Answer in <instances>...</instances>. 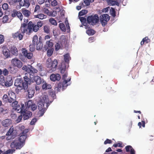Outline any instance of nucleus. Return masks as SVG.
<instances>
[{
    "instance_id": "obj_3",
    "label": "nucleus",
    "mask_w": 154,
    "mask_h": 154,
    "mask_svg": "<svg viewBox=\"0 0 154 154\" xmlns=\"http://www.w3.org/2000/svg\"><path fill=\"white\" fill-rule=\"evenodd\" d=\"M28 21V19H24V23H22L20 29H19L22 33L24 34L26 33L27 35H29L31 33V23H27Z\"/></svg>"
},
{
    "instance_id": "obj_22",
    "label": "nucleus",
    "mask_w": 154,
    "mask_h": 154,
    "mask_svg": "<svg viewBox=\"0 0 154 154\" xmlns=\"http://www.w3.org/2000/svg\"><path fill=\"white\" fill-rule=\"evenodd\" d=\"M25 92H27L28 96L29 98H31L34 95L35 91L32 88H30L29 86L26 89H24Z\"/></svg>"
},
{
    "instance_id": "obj_59",
    "label": "nucleus",
    "mask_w": 154,
    "mask_h": 154,
    "mask_svg": "<svg viewBox=\"0 0 154 154\" xmlns=\"http://www.w3.org/2000/svg\"><path fill=\"white\" fill-rule=\"evenodd\" d=\"M2 8L4 10H7L8 8V5L7 3H5L2 5Z\"/></svg>"
},
{
    "instance_id": "obj_34",
    "label": "nucleus",
    "mask_w": 154,
    "mask_h": 154,
    "mask_svg": "<svg viewBox=\"0 0 154 154\" xmlns=\"http://www.w3.org/2000/svg\"><path fill=\"white\" fill-rule=\"evenodd\" d=\"M35 17L38 18L40 19H43L46 18L47 17V16L42 14H40L35 15Z\"/></svg>"
},
{
    "instance_id": "obj_41",
    "label": "nucleus",
    "mask_w": 154,
    "mask_h": 154,
    "mask_svg": "<svg viewBox=\"0 0 154 154\" xmlns=\"http://www.w3.org/2000/svg\"><path fill=\"white\" fill-rule=\"evenodd\" d=\"M59 26L61 30L63 32L66 31V27L65 25L63 23H60L59 24Z\"/></svg>"
},
{
    "instance_id": "obj_58",
    "label": "nucleus",
    "mask_w": 154,
    "mask_h": 154,
    "mask_svg": "<svg viewBox=\"0 0 154 154\" xmlns=\"http://www.w3.org/2000/svg\"><path fill=\"white\" fill-rule=\"evenodd\" d=\"M18 102L17 101H13L12 103V106L13 107L14 109V108L16 107V106L18 105Z\"/></svg>"
},
{
    "instance_id": "obj_52",
    "label": "nucleus",
    "mask_w": 154,
    "mask_h": 154,
    "mask_svg": "<svg viewBox=\"0 0 154 154\" xmlns=\"http://www.w3.org/2000/svg\"><path fill=\"white\" fill-rule=\"evenodd\" d=\"M138 126L140 128L141 126L144 127L145 126V122L144 121H142L141 122H139L138 124Z\"/></svg>"
},
{
    "instance_id": "obj_4",
    "label": "nucleus",
    "mask_w": 154,
    "mask_h": 154,
    "mask_svg": "<svg viewBox=\"0 0 154 154\" xmlns=\"http://www.w3.org/2000/svg\"><path fill=\"white\" fill-rule=\"evenodd\" d=\"M57 64V61L56 59H54L53 61L51 58H48L46 62V65L47 68H49V69H52V70H55L56 69Z\"/></svg>"
},
{
    "instance_id": "obj_21",
    "label": "nucleus",
    "mask_w": 154,
    "mask_h": 154,
    "mask_svg": "<svg viewBox=\"0 0 154 154\" xmlns=\"http://www.w3.org/2000/svg\"><path fill=\"white\" fill-rule=\"evenodd\" d=\"M33 78L34 79L32 80V82H35L37 85H40L42 82L43 83L44 82V80L43 79H42L41 77L38 76H35Z\"/></svg>"
},
{
    "instance_id": "obj_5",
    "label": "nucleus",
    "mask_w": 154,
    "mask_h": 154,
    "mask_svg": "<svg viewBox=\"0 0 154 154\" xmlns=\"http://www.w3.org/2000/svg\"><path fill=\"white\" fill-rule=\"evenodd\" d=\"M29 67L27 66L26 65L23 66L22 67V69L27 72L28 74H29L30 76H31L33 78L35 74L38 72V70L33 67L30 65H28Z\"/></svg>"
},
{
    "instance_id": "obj_32",
    "label": "nucleus",
    "mask_w": 154,
    "mask_h": 154,
    "mask_svg": "<svg viewBox=\"0 0 154 154\" xmlns=\"http://www.w3.org/2000/svg\"><path fill=\"white\" fill-rule=\"evenodd\" d=\"M150 40L148 37H146L143 38L140 42V45H143L144 43L147 44L150 42Z\"/></svg>"
},
{
    "instance_id": "obj_62",
    "label": "nucleus",
    "mask_w": 154,
    "mask_h": 154,
    "mask_svg": "<svg viewBox=\"0 0 154 154\" xmlns=\"http://www.w3.org/2000/svg\"><path fill=\"white\" fill-rule=\"evenodd\" d=\"M23 116V115H22L21 114L18 117L17 119L16 120L17 122H19L21 121L22 119Z\"/></svg>"
},
{
    "instance_id": "obj_29",
    "label": "nucleus",
    "mask_w": 154,
    "mask_h": 154,
    "mask_svg": "<svg viewBox=\"0 0 154 154\" xmlns=\"http://www.w3.org/2000/svg\"><path fill=\"white\" fill-rule=\"evenodd\" d=\"M21 10L22 13L24 16L27 17H29L31 14V12L29 11L25 8L22 9Z\"/></svg>"
},
{
    "instance_id": "obj_2",
    "label": "nucleus",
    "mask_w": 154,
    "mask_h": 154,
    "mask_svg": "<svg viewBox=\"0 0 154 154\" xmlns=\"http://www.w3.org/2000/svg\"><path fill=\"white\" fill-rule=\"evenodd\" d=\"M19 140H15L12 142L10 146L12 149H9L4 153V154H12L15 150V149H20L24 145Z\"/></svg>"
},
{
    "instance_id": "obj_9",
    "label": "nucleus",
    "mask_w": 154,
    "mask_h": 154,
    "mask_svg": "<svg viewBox=\"0 0 154 154\" xmlns=\"http://www.w3.org/2000/svg\"><path fill=\"white\" fill-rule=\"evenodd\" d=\"M6 135L7 136L6 137L7 140H9L14 138L17 135V133L16 131L14 130L13 127L12 126L7 132Z\"/></svg>"
},
{
    "instance_id": "obj_15",
    "label": "nucleus",
    "mask_w": 154,
    "mask_h": 154,
    "mask_svg": "<svg viewBox=\"0 0 154 154\" xmlns=\"http://www.w3.org/2000/svg\"><path fill=\"white\" fill-rule=\"evenodd\" d=\"M21 114L23 115V119L26 120L28 119L29 118L31 117L32 115V113L29 111H27L25 110V109L22 112H21Z\"/></svg>"
},
{
    "instance_id": "obj_40",
    "label": "nucleus",
    "mask_w": 154,
    "mask_h": 154,
    "mask_svg": "<svg viewBox=\"0 0 154 154\" xmlns=\"http://www.w3.org/2000/svg\"><path fill=\"white\" fill-rule=\"evenodd\" d=\"M107 2L112 5H116L118 6L119 5V3L117 2L116 1H114V0H108Z\"/></svg>"
},
{
    "instance_id": "obj_55",
    "label": "nucleus",
    "mask_w": 154,
    "mask_h": 154,
    "mask_svg": "<svg viewBox=\"0 0 154 154\" xmlns=\"http://www.w3.org/2000/svg\"><path fill=\"white\" fill-rule=\"evenodd\" d=\"M4 42V37L3 35H0V45L3 43Z\"/></svg>"
},
{
    "instance_id": "obj_8",
    "label": "nucleus",
    "mask_w": 154,
    "mask_h": 154,
    "mask_svg": "<svg viewBox=\"0 0 154 154\" xmlns=\"http://www.w3.org/2000/svg\"><path fill=\"white\" fill-rule=\"evenodd\" d=\"M28 74H26L25 76L23 78V89H26L29 86V85H30L31 81L32 82V78H33L31 76L29 75V77L27 76Z\"/></svg>"
},
{
    "instance_id": "obj_25",
    "label": "nucleus",
    "mask_w": 154,
    "mask_h": 154,
    "mask_svg": "<svg viewBox=\"0 0 154 154\" xmlns=\"http://www.w3.org/2000/svg\"><path fill=\"white\" fill-rule=\"evenodd\" d=\"M10 52L14 55H18V51L17 48L14 46H11L9 48Z\"/></svg>"
},
{
    "instance_id": "obj_35",
    "label": "nucleus",
    "mask_w": 154,
    "mask_h": 154,
    "mask_svg": "<svg viewBox=\"0 0 154 154\" xmlns=\"http://www.w3.org/2000/svg\"><path fill=\"white\" fill-rule=\"evenodd\" d=\"M15 66H10L9 68V70L10 72L12 74H14L16 73L17 70L15 68Z\"/></svg>"
},
{
    "instance_id": "obj_47",
    "label": "nucleus",
    "mask_w": 154,
    "mask_h": 154,
    "mask_svg": "<svg viewBox=\"0 0 154 154\" xmlns=\"http://www.w3.org/2000/svg\"><path fill=\"white\" fill-rule=\"evenodd\" d=\"M44 31L45 33H49L50 31L49 27L48 26H45L44 27Z\"/></svg>"
},
{
    "instance_id": "obj_57",
    "label": "nucleus",
    "mask_w": 154,
    "mask_h": 154,
    "mask_svg": "<svg viewBox=\"0 0 154 154\" xmlns=\"http://www.w3.org/2000/svg\"><path fill=\"white\" fill-rule=\"evenodd\" d=\"M110 14L113 17L116 16V12L114 9L112 8V10L110 11Z\"/></svg>"
},
{
    "instance_id": "obj_48",
    "label": "nucleus",
    "mask_w": 154,
    "mask_h": 154,
    "mask_svg": "<svg viewBox=\"0 0 154 154\" xmlns=\"http://www.w3.org/2000/svg\"><path fill=\"white\" fill-rule=\"evenodd\" d=\"M17 16L21 20L23 18V16L22 14L19 11H17Z\"/></svg>"
},
{
    "instance_id": "obj_20",
    "label": "nucleus",
    "mask_w": 154,
    "mask_h": 154,
    "mask_svg": "<svg viewBox=\"0 0 154 154\" xmlns=\"http://www.w3.org/2000/svg\"><path fill=\"white\" fill-rule=\"evenodd\" d=\"M13 80L11 76L10 75L8 76L6 78L5 86L7 87L11 86L12 85Z\"/></svg>"
},
{
    "instance_id": "obj_63",
    "label": "nucleus",
    "mask_w": 154,
    "mask_h": 154,
    "mask_svg": "<svg viewBox=\"0 0 154 154\" xmlns=\"http://www.w3.org/2000/svg\"><path fill=\"white\" fill-rule=\"evenodd\" d=\"M60 48V45L59 43H57L55 46V50L56 51H57L59 50Z\"/></svg>"
},
{
    "instance_id": "obj_50",
    "label": "nucleus",
    "mask_w": 154,
    "mask_h": 154,
    "mask_svg": "<svg viewBox=\"0 0 154 154\" xmlns=\"http://www.w3.org/2000/svg\"><path fill=\"white\" fill-rule=\"evenodd\" d=\"M8 16L5 15L2 18V22L4 23H5L8 22Z\"/></svg>"
},
{
    "instance_id": "obj_6",
    "label": "nucleus",
    "mask_w": 154,
    "mask_h": 154,
    "mask_svg": "<svg viewBox=\"0 0 154 154\" xmlns=\"http://www.w3.org/2000/svg\"><path fill=\"white\" fill-rule=\"evenodd\" d=\"M87 22L91 25L94 26L99 21V17L97 14L88 16L87 18Z\"/></svg>"
},
{
    "instance_id": "obj_43",
    "label": "nucleus",
    "mask_w": 154,
    "mask_h": 154,
    "mask_svg": "<svg viewBox=\"0 0 154 154\" xmlns=\"http://www.w3.org/2000/svg\"><path fill=\"white\" fill-rule=\"evenodd\" d=\"M49 22L52 25L55 26L57 25V23L56 21L53 18H51L49 19Z\"/></svg>"
},
{
    "instance_id": "obj_49",
    "label": "nucleus",
    "mask_w": 154,
    "mask_h": 154,
    "mask_svg": "<svg viewBox=\"0 0 154 154\" xmlns=\"http://www.w3.org/2000/svg\"><path fill=\"white\" fill-rule=\"evenodd\" d=\"M46 45L49 48H51L53 47L54 44L53 42L51 41V40L47 41L46 42Z\"/></svg>"
},
{
    "instance_id": "obj_7",
    "label": "nucleus",
    "mask_w": 154,
    "mask_h": 154,
    "mask_svg": "<svg viewBox=\"0 0 154 154\" xmlns=\"http://www.w3.org/2000/svg\"><path fill=\"white\" fill-rule=\"evenodd\" d=\"M23 79L22 78H17L15 80L14 85L16 87L15 89L16 93L18 94L23 88Z\"/></svg>"
},
{
    "instance_id": "obj_53",
    "label": "nucleus",
    "mask_w": 154,
    "mask_h": 154,
    "mask_svg": "<svg viewBox=\"0 0 154 154\" xmlns=\"http://www.w3.org/2000/svg\"><path fill=\"white\" fill-rule=\"evenodd\" d=\"M2 73L5 76H6L8 74L9 71L8 69L5 68L2 71Z\"/></svg>"
},
{
    "instance_id": "obj_18",
    "label": "nucleus",
    "mask_w": 154,
    "mask_h": 154,
    "mask_svg": "<svg viewBox=\"0 0 154 154\" xmlns=\"http://www.w3.org/2000/svg\"><path fill=\"white\" fill-rule=\"evenodd\" d=\"M27 106L29 108H30L32 110L34 111L36 109L37 106L32 100H29L27 102Z\"/></svg>"
},
{
    "instance_id": "obj_42",
    "label": "nucleus",
    "mask_w": 154,
    "mask_h": 154,
    "mask_svg": "<svg viewBox=\"0 0 154 154\" xmlns=\"http://www.w3.org/2000/svg\"><path fill=\"white\" fill-rule=\"evenodd\" d=\"M53 51L54 50L53 48L48 49L47 51V56L49 57L51 56L53 53Z\"/></svg>"
},
{
    "instance_id": "obj_13",
    "label": "nucleus",
    "mask_w": 154,
    "mask_h": 154,
    "mask_svg": "<svg viewBox=\"0 0 154 154\" xmlns=\"http://www.w3.org/2000/svg\"><path fill=\"white\" fill-rule=\"evenodd\" d=\"M1 47L2 49V52L4 56L6 58L10 57L11 55L10 51L8 48L7 46L1 45Z\"/></svg>"
},
{
    "instance_id": "obj_61",
    "label": "nucleus",
    "mask_w": 154,
    "mask_h": 154,
    "mask_svg": "<svg viewBox=\"0 0 154 154\" xmlns=\"http://www.w3.org/2000/svg\"><path fill=\"white\" fill-rule=\"evenodd\" d=\"M112 143V141L111 140H109L108 139H107L104 142V144H111Z\"/></svg>"
},
{
    "instance_id": "obj_27",
    "label": "nucleus",
    "mask_w": 154,
    "mask_h": 154,
    "mask_svg": "<svg viewBox=\"0 0 154 154\" xmlns=\"http://www.w3.org/2000/svg\"><path fill=\"white\" fill-rule=\"evenodd\" d=\"M36 49L38 50H41L43 48V43L41 41L40 38H39V40L38 39V37L37 36V41L36 42Z\"/></svg>"
},
{
    "instance_id": "obj_46",
    "label": "nucleus",
    "mask_w": 154,
    "mask_h": 154,
    "mask_svg": "<svg viewBox=\"0 0 154 154\" xmlns=\"http://www.w3.org/2000/svg\"><path fill=\"white\" fill-rule=\"evenodd\" d=\"M88 13V11L86 10H83L79 12V16H82Z\"/></svg>"
},
{
    "instance_id": "obj_60",
    "label": "nucleus",
    "mask_w": 154,
    "mask_h": 154,
    "mask_svg": "<svg viewBox=\"0 0 154 154\" xmlns=\"http://www.w3.org/2000/svg\"><path fill=\"white\" fill-rule=\"evenodd\" d=\"M37 121V119L35 118H33L30 122V124L31 125H34Z\"/></svg>"
},
{
    "instance_id": "obj_44",
    "label": "nucleus",
    "mask_w": 154,
    "mask_h": 154,
    "mask_svg": "<svg viewBox=\"0 0 154 154\" xmlns=\"http://www.w3.org/2000/svg\"><path fill=\"white\" fill-rule=\"evenodd\" d=\"M63 85H64L63 82V83H60L58 84L57 87L56 88L57 92L60 91L61 88L62 87H63Z\"/></svg>"
},
{
    "instance_id": "obj_14",
    "label": "nucleus",
    "mask_w": 154,
    "mask_h": 154,
    "mask_svg": "<svg viewBox=\"0 0 154 154\" xmlns=\"http://www.w3.org/2000/svg\"><path fill=\"white\" fill-rule=\"evenodd\" d=\"M11 62L13 65L18 68H21L23 65L21 61L17 58L13 59L11 61Z\"/></svg>"
},
{
    "instance_id": "obj_12",
    "label": "nucleus",
    "mask_w": 154,
    "mask_h": 154,
    "mask_svg": "<svg viewBox=\"0 0 154 154\" xmlns=\"http://www.w3.org/2000/svg\"><path fill=\"white\" fill-rule=\"evenodd\" d=\"M29 23H31V33L32 31L37 32L39 29V28L41 27L43 25V23L40 21L37 23V24H34L31 21H30Z\"/></svg>"
},
{
    "instance_id": "obj_23",
    "label": "nucleus",
    "mask_w": 154,
    "mask_h": 154,
    "mask_svg": "<svg viewBox=\"0 0 154 154\" xmlns=\"http://www.w3.org/2000/svg\"><path fill=\"white\" fill-rule=\"evenodd\" d=\"M21 6H23L27 8L30 5L29 0H21L19 3Z\"/></svg>"
},
{
    "instance_id": "obj_19",
    "label": "nucleus",
    "mask_w": 154,
    "mask_h": 154,
    "mask_svg": "<svg viewBox=\"0 0 154 154\" xmlns=\"http://www.w3.org/2000/svg\"><path fill=\"white\" fill-rule=\"evenodd\" d=\"M24 34L22 33L19 30L17 32L13 33L12 36L14 38H18L19 40H21L23 38Z\"/></svg>"
},
{
    "instance_id": "obj_28",
    "label": "nucleus",
    "mask_w": 154,
    "mask_h": 154,
    "mask_svg": "<svg viewBox=\"0 0 154 154\" xmlns=\"http://www.w3.org/2000/svg\"><path fill=\"white\" fill-rule=\"evenodd\" d=\"M11 124V120L9 119H7L4 120L2 122V125L5 127H8Z\"/></svg>"
},
{
    "instance_id": "obj_36",
    "label": "nucleus",
    "mask_w": 154,
    "mask_h": 154,
    "mask_svg": "<svg viewBox=\"0 0 154 154\" xmlns=\"http://www.w3.org/2000/svg\"><path fill=\"white\" fill-rule=\"evenodd\" d=\"M8 97L13 99H16V95L15 93L12 91H9L8 92Z\"/></svg>"
},
{
    "instance_id": "obj_54",
    "label": "nucleus",
    "mask_w": 154,
    "mask_h": 154,
    "mask_svg": "<svg viewBox=\"0 0 154 154\" xmlns=\"http://www.w3.org/2000/svg\"><path fill=\"white\" fill-rule=\"evenodd\" d=\"M66 41V37L64 35H62L60 37V41L62 42L65 43V42Z\"/></svg>"
},
{
    "instance_id": "obj_56",
    "label": "nucleus",
    "mask_w": 154,
    "mask_h": 154,
    "mask_svg": "<svg viewBox=\"0 0 154 154\" xmlns=\"http://www.w3.org/2000/svg\"><path fill=\"white\" fill-rule=\"evenodd\" d=\"M50 4H51L52 6L55 7L57 5V2L56 0H54L53 1L51 2Z\"/></svg>"
},
{
    "instance_id": "obj_10",
    "label": "nucleus",
    "mask_w": 154,
    "mask_h": 154,
    "mask_svg": "<svg viewBox=\"0 0 154 154\" xmlns=\"http://www.w3.org/2000/svg\"><path fill=\"white\" fill-rule=\"evenodd\" d=\"M29 129H26L19 135V137L18 140L21 142H23L22 143L24 145L25 144V140L27 137V133L29 132Z\"/></svg>"
},
{
    "instance_id": "obj_64",
    "label": "nucleus",
    "mask_w": 154,
    "mask_h": 154,
    "mask_svg": "<svg viewBox=\"0 0 154 154\" xmlns=\"http://www.w3.org/2000/svg\"><path fill=\"white\" fill-rule=\"evenodd\" d=\"M8 98V96L7 94H4L3 97L2 99L5 101H7Z\"/></svg>"
},
{
    "instance_id": "obj_33",
    "label": "nucleus",
    "mask_w": 154,
    "mask_h": 154,
    "mask_svg": "<svg viewBox=\"0 0 154 154\" xmlns=\"http://www.w3.org/2000/svg\"><path fill=\"white\" fill-rule=\"evenodd\" d=\"M51 88V85L47 84L45 82H44V83L43 84L42 86V88L43 89L45 90L50 89Z\"/></svg>"
},
{
    "instance_id": "obj_51",
    "label": "nucleus",
    "mask_w": 154,
    "mask_h": 154,
    "mask_svg": "<svg viewBox=\"0 0 154 154\" xmlns=\"http://www.w3.org/2000/svg\"><path fill=\"white\" fill-rule=\"evenodd\" d=\"M94 0H85L84 2L85 4L87 6L90 5L91 2H93Z\"/></svg>"
},
{
    "instance_id": "obj_30",
    "label": "nucleus",
    "mask_w": 154,
    "mask_h": 154,
    "mask_svg": "<svg viewBox=\"0 0 154 154\" xmlns=\"http://www.w3.org/2000/svg\"><path fill=\"white\" fill-rule=\"evenodd\" d=\"M66 69V65L64 63H62L61 66L60 68V70L61 73L63 74L65 73Z\"/></svg>"
},
{
    "instance_id": "obj_24",
    "label": "nucleus",
    "mask_w": 154,
    "mask_h": 154,
    "mask_svg": "<svg viewBox=\"0 0 154 154\" xmlns=\"http://www.w3.org/2000/svg\"><path fill=\"white\" fill-rule=\"evenodd\" d=\"M21 105L20 106V105L18 104L14 109L17 110V112H20V113L25 109V107L23 104L21 103Z\"/></svg>"
},
{
    "instance_id": "obj_45",
    "label": "nucleus",
    "mask_w": 154,
    "mask_h": 154,
    "mask_svg": "<svg viewBox=\"0 0 154 154\" xmlns=\"http://www.w3.org/2000/svg\"><path fill=\"white\" fill-rule=\"evenodd\" d=\"M43 9L44 12L48 14V15L50 16L51 15V12H50L49 10L46 8L45 6H43Z\"/></svg>"
},
{
    "instance_id": "obj_38",
    "label": "nucleus",
    "mask_w": 154,
    "mask_h": 154,
    "mask_svg": "<svg viewBox=\"0 0 154 154\" xmlns=\"http://www.w3.org/2000/svg\"><path fill=\"white\" fill-rule=\"evenodd\" d=\"M86 32L89 35H93L95 33V31L92 29H90L86 30Z\"/></svg>"
},
{
    "instance_id": "obj_39",
    "label": "nucleus",
    "mask_w": 154,
    "mask_h": 154,
    "mask_svg": "<svg viewBox=\"0 0 154 154\" xmlns=\"http://www.w3.org/2000/svg\"><path fill=\"white\" fill-rule=\"evenodd\" d=\"M5 80L4 76H1L0 77V84L3 86L5 85Z\"/></svg>"
},
{
    "instance_id": "obj_17",
    "label": "nucleus",
    "mask_w": 154,
    "mask_h": 154,
    "mask_svg": "<svg viewBox=\"0 0 154 154\" xmlns=\"http://www.w3.org/2000/svg\"><path fill=\"white\" fill-rule=\"evenodd\" d=\"M32 44L29 45V50L30 51H34L35 49V45L36 42L37 41V36L36 35H34L33 38Z\"/></svg>"
},
{
    "instance_id": "obj_16",
    "label": "nucleus",
    "mask_w": 154,
    "mask_h": 154,
    "mask_svg": "<svg viewBox=\"0 0 154 154\" xmlns=\"http://www.w3.org/2000/svg\"><path fill=\"white\" fill-rule=\"evenodd\" d=\"M22 53L23 55L28 59H31L33 57V54L32 52H28L26 48H23L21 49Z\"/></svg>"
},
{
    "instance_id": "obj_26",
    "label": "nucleus",
    "mask_w": 154,
    "mask_h": 154,
    "mask_svg": "<svg viewBox=\"0 0 154 154\" xmlns=\"http://www.w3.org/2000/svg\"><path fill=\"white\" fill-rule=\"evenodd\" d=\"M50 79L53 82L55 81L56 80L59 81L60 79V76L58 74H52L50 76Z\"/></svg>"
},
{
    "instance_id": "obj_31",
    "label": "nucleus",
    "mask_w": 154,
    "mask_h": 154,
    "mask_svg": "<svg viewBox=\"0 0 154 154\" xmlns=\"http://www.w3.org/2000/svg\"><path fill=\"white\" fill-rule=\"evenodd\" d=\"M63 56L65 62L67 64H68L69 63V60L71 59L69 54L67 53L66 54L64 55Z\"/></svg>"
},
{
    "instance_id": "obj_11",
    "label": "nucleus",
    "mask_w": 154,
    "mask_h": 154,
    "mask_svg": "<svg viewBox=\"0 0 154 154\" xmlns=\"http://www.w3.org/2000/svg\"><path fill=\"white\" fill-rule=\"evenodd\" d=\"M100 20L103 26H105L109 20V17L107 14H104L100 16Z\"/></svg>"
},
{
    "instance_id": "obj_37",
    "label": "nucleus",
    "mask_w": 154,
    "mask_h": 154,
    "mask_svg": "<svg viewBox=\"0 0 154 154\" xmlns=\"http://www.w3.org/2000/svg\"><path fill=\"white\" fill-rule=\"evenodd\" d=\"M79 18L82 23L84 26H86L87 24V23H86V21H87V19L83 17H80Z\"/></svg>"
},
{
    "instance_id": "obj_1",
    "label": "nucleus",
    "mask_w": 154,
    "mask_h": 154,
    "mask_svg": "<svg viewBox=\"0 0 154 154\" xmlns=\"http://www.w3.org/2000/svg\"><path fill=\"white\" fill-rule=\"evenodd\" d=\"M52 102L49 101L48 96L43 94L39 98L38 102V107L39 110L38 114L39 117L43 116L50 103Z\"/></svg>"
}]
</instances>
